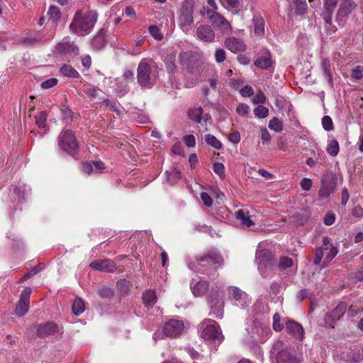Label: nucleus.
<instances>
[{"label": "nucleus", "instance_id": "f257e3e1", "mask_svg": "<svg viewBox=\"0 0 363 363\" xmlns=\"http://www.w3.org/2000/svg\"><path fill=\"white\" fill-rule=\"evenodd\" d=\"M97 19L98 13L95 11L78 10L75 12L69 28L77 36H84L91 33Z\"/></svg>", "mask_w": 363, "mask_h": 363}, {"label": "nucleus", "instance_id": "f03ea898", "mask_svg": "<svg viewBox=\"0 0 363 363\" xmlns=\"http://www.w3.org/2000/svg\"><path fill=\"white\" fill-rule=\"evenodd\" d=\"M158 78V67L148 58H143L137 68V80L138 84L146 89H151Z\"/></svg>", "mask_w": 363, "mask_h": 363}, {"label": "nucleus", "instance_id": "7ed1b4c3", "mask_svg": "<svg viewBox=\"0 0 363 363\" xmlns=\"http://www.w3.org/2000/svg\"><path fill=\"white\" fill-rule=\"evenodd\" d=\"M201 337L208 341L220 344L224 339L219 324L214 320L205 319L199 325Z\"/></svg>", "mask_w": 363, "mask_h": 363}, {"label": "nucleus", "instance_id": "20e7f679", "mask_svg": "<svg viewBox=\"0 0 363 363\" xmlns=\"http://www.w3.org/2000/svg\"><path fill=\"white\" fill-rule=\"evenodd\" d=\"M200 14L203 16H206L211 25L222 34L225 35L231 32L232 27L229 21L217 11L203 6L200 11Z\"/></svg>", "mask_w": 363, "mask_h": 363}, {"label": "nucleus", "instance_id": "39448f33", "mask_svg": "<svg viewBox=\"0 0 363 363\" xmlns=\"http://www.w3.org/2000/svg\"><path fill=\"white\" fill-rule=\"evenodd\" d=\"M58 146L64 152L74 156L79 148L74 133L69 129L62 130L58 136Z\"/></svg>", "mask_w": 363, "mask_h": 363}, {"label": "nucleus", "instance_id": "423d86ee", "mask_svg": "<svg viewBox=\"0 0 363 363\" xmlns=\"http://www.w3.org/2000/svg\"><path fill=\"white\" fill-rule=\"evenodd\" d=\"M208 304L210 306V315H213L218 319H222L223 317L224 300L223 294L220 290H212L208 294Z\"/></svg>", "mask_w": 363, "mask_h": 363}, {"label": "nucleus", "instance_id": "0eeeda50", "mask_svg": "<svg viewBox=\"0 0 363 363\" xmlns=\"http://www.w3.org/2000/svg\"><path fill=\"white\" fill-rule=\"evenodd\" d=\"M258 269L263 277H266L267 269H270L274 264V257L268 250H262L256 254Z\"/></svg>", "mask_w": 363, "mask_h": 363}, {"label": "nucleus", "instance_id": "6e6552de", "mask_svg": "<svg viewBox=\"0 0 363 363\" xmlns=\"http://www.w3.org/2000/svg\"><path fill=\"white\" fill-rule=\"evenodd\" d=\"M337 186L336 176L332 172H327L321 180V186L318 190V196L321 199L329 197Z\"/></svg>", "mask_w": 363, "mask_h": 363}, {"label": "nucleus", "instance_id": "1a4fd4ad", "mask_svg": "<svg viewBox=\"0 0 363 363\" xmlns=\"http://www.w3.org/2000/svg\"><path fill=\"white\" fill-rule=\"evenodd\" d=\"M337 253L338 249L334 245H330V247L327 248H316L315 250L313 264L315 265L320 264L321 259L324 257L323 265V267H326Z\"/></svg>", "mask_w": 363, "mask_h": 363}, {"label": "nucleus", "instance_id": "9d476101", "mask_svg": "<svg viewBox=\"0 0 363 363\" xmlns=\"http://www.w3.org/2000/svg\"><path fill=\"white\" fill-rule=\"evenodd\" d=\"M194 3L191 0H185L182 6L179 21L182 28L188 29L193 23Z\"/></svg>", "mask_w": 363, "mask_h": 363}, {"label": "nucleus", "instance_id": "9b49d317", "mask_svg": "<svg viewBox=\"0 0 363 363\" xmlns=\"http://www.w3.org/2000/svg\"><path fill=\"white\" fill-rule=\"evenodd\" d=\"M184 329L182 320L171 319L163 326V335L169 338H176L182 335Z\"/></svg>", "mask_w": 363, "mask_h": 363}, {"label": "nucleus", "instance_id": "f8f14e48", "mask_svg": "<svg viewBox=\"0 0 363 363\" xmlns=\"http://www.w3.org/2000/svg\"><path fill=\"white\" fill-rule=\"evenodd\" d=\"M180 64L186 67L190 73H195L199 70V62L197 56L192 52H182L179 54Z\"/></svg>", "mask_w": 363, "mask_h": 363}, {"label": "nucleus", "instance_id": "ddd939ff", "mask_svg": "<svg viewBox=\"0 0 363 363\" xmlns=\"http://www.w3.org/2000/svg\"><path fill=\"white\" fill-rule=\"evenodd\" d=\"M30 294L31 289L30 287H26L21 292L15 308V313L17 316L22 317L28 312Z\"/></svg>", "mask_w": 363, "mask_h": 363}, {"label": "nucleus", "instance_id": "4468645a", "mask_svg": "<svg viewBox=\"0 0 363 363\" xmlns=\"http://www.w3.org/2000/svg\"><path fill=\"white\" fill-rule=\"evenodd\" d=\"M347 310V303L345 302L339 303L337 306L330 313L325 314L324 318L325 325L334 328L335 322L340 319Z\"/></svg>", "mask_w": 363, "mask_h": 363}, {"label": "nucleus", "instance_id": "2eb2a0df", "mask_svg": "<svg viewBox=\"0 0 363 363\" xmlns=\"http://www.w3.org/2000/svg\"><path fill=\"white\" fill-rule=\"evenodd\" d=\"M286 331L288 334L292 335L296 340L300 341L304 338V329L302 325L292 320H289L286 323Z\"/></svg>", "mask_w": 363, "mask_h": 363}, {"label": "nucleus", "instance_id": "dca6fc26", "mask_svg": "<svg viewBox=\"0 0 363 363\" xmlns=\"http://www.w3.org/2000/svg\"><path fill=\"white\" fill-rule=\"evenodd\" d=\"M357 7V4L352 0H342L337 12V20L340 21L348 16Z\"/></svg>", "mask_w": 363, "mask_h": 363}, {"label": "nucleus", "instance_id": "f3484780", "mask_svg": "<svg viewBox=\"0 0 363 363\" xmlns=\"http://www.w3.org/2000/svg\"><path fill=\"white\" fill-rule=\"evenodd\" d=\"M196 33L199 39L206 43H212L216 37L215 32L208 25L199 26Z\"/></svg>", "mask_w": 363, "mask_h": 363}, {"label": "nucleus", "instance_id": "a211bd4d", "mask_svg": "<svg viewBox=\"0 0 363 363\" xmlns=\"http://www.w3.org/2000/svg\"><path fill=\"white\" fill-rule=\"evenodd\" d=\"M224 45L229 50L233 53L244 52L247 47L244 42L235 37H229L225 39Z\"/></svg>", "mask_w": 363, "mask_h": 363}, {"label": "nucleus", "instance_id": "6ab92c4d", "mask_svg": "<svg viewBox=\"0 0 363 363\" xmlns=\"http://www.w3.org/2000/svg\"><path fill=\"white\" fill-rule=\"evenodd\" d=\"M56 52L62 55H78L79 48L74 43L69 41H62L57 43L55 46Z\"/></svg>", "mask_w": 363, "mask_h": 363}, {"label": "nucleus", "instance_id": "aec40b11", "mask_svg": "<svg viewBox=\"0 0 363 363\" xmlns=\"http://www.w3.org/2000/svg\"><path fill=\"white\" fill-rule=\"evenodd\" d=\"M89 266L95 270L104 272H113L116 268L114 262L110 259L94 260L90 263Z\"/></svg>", "mask_w": 363, "mask_h": 363}, {"label": "nucleus", "instance_id": "412c9836", "mask_svg": "<svg viewBox=\"0 0 363 363\" xmlns=\"http://www.w3.org/2000/svg\"><path fill=\"white\" fill-rule=\"evenodd\" d=\"M196 260L200 264H201L202 262H211L215 264L221 265L223 262V259L221 255L219 254L218 251L216 250L210 251L202 256L198 257L196 258Z\"/></svg>", "mask_w": 363, "mask_h": 363}, {"label": "nucleus", "instance_id": "4be33fe9", "mask_svg": "<svg viewBox=\"0 0 363 363\" xmlns=\"http://www.w3.org/2000/svg\"><path fill=\"white\" fill-rule=\"evenodd\" d=\"M58 326L57 324L51 322H48L41 324L38 326L37 330V335L39 337H45L51 335H54L57 332Z\"/></svg>", "mask_w": 363, "mask_h": 363}, {"label": "nucleus", "instance_id": "5701e85b", "mask_svg": "<svg viewBox=\"0 0 363 363\" xmlns=\"http://www.w3.org/2000/svg\"><path fill=\"white\" fill-rule=\"evenodd\" d=\"M277 363H300L297 358L286 349H282L277 354Z\"/></svg>", "mask_w": 363, "mask_h": 363}, {"label": "nucleus", "instance_id": "b1692460", "mask_svg": "<svg viewBox=\"0 0 363 363\" xmlns=\"http://www.w3.org/2000/svg\"><path fill=\"white\" fill-rule=\"evenodd\" d=\"M203 112V111L201 107L191 108L188 111V116L191 121L197 123H201L202 119L206 122L210 118V116L208 114L202 116Z\"/></svg>", "mask_w": 363, "mask_h": 363}, {"label": "nucleus", "instance_id": "393cba45", "mask_svg": "<svg viewBox=\"0 0 363 363\" xmlns=\"http://www.w3.org/2000/svg\"><path fill=\"white\" fill-rule=\"evenodd\" d=\"M106 33L105 29H101L100 31L94 36L92 40L91 45L94 48L101 50L106 45Z\"/></svg>", "mask_w": 363, "mask_h": 363}, {"label": "nucleus", "instance_id": "a878e982", "mask_svg": "<svg viewBox=\"0 0 363 363\" xmlns=\"http://www.w3.org/2000/svg\"><path fill=\"white\" fill-rule=\"evenodd\" d=\"M273 62L269 52H266L264 56H262L256 60L255 65L262 69H267L272 66Z\"/></svg>", "mask_w": 363, "mask_h": 363}, {"label": "nucleus", "instance_id": "bb28decb", "mask_svg": "<svg viewBox=\"0 0 363 363\" xmlns=\"http://www.w3.org/2000/svg\"><path fill=\"white\" fill-rule=\"evenodd\" d=\"M142 299L147 308H152L157 302L156 292L153 290H147L143 294Z\"/></svg>", "mask_w": 363, "mask_h": 363}, {"label": "nucleus", "instance_id": "cd10ccee", "mask_svg": "<svg viewBox=\"0 0 363 363\" xmlns=\"http://www.w3.org/2000/svg\"><path fill=\"white\" fill-rule=\"evenodd\" d=\"M236 218L240 220L242 225L251 227L254 225V222L250 219L249 212L243 209H240L236 212Z\"/></svg>", "mask_w": 363, "mask_h": 363}, {"label": "nucleus", "instance_id": "c85d7f7f", "mask_svg": "<svg viewBox=\"0 0 363 363\" xmlns=\"http://www.w3.org/2000/svg\"><path fill=\"white\" fill-rule=\"evenodd\" d=\"M208 289V283L206 281H200L194 286L192 292L196 296L203 295Z\"/></svg>", "mask_w": 363, "mask_h": 363}, {"label": "nucleus", "instance_id": "c756f323", "mask_svg": "<svg viewBox=\"0 0 363 363\" xmlns=\"http://www.w3.org/2000/svg\"><path fill=\"white\" fill-rule=\"evenodd\" d=\"M60 72L62 75L71 78H78L80 76L79 72L69 65L62 66L60 69Z\"/></svg>", "mask_w": 363, "mask_h": 363}, {"label": "nucleus", "instance_id": "7c9ffc66", "mask_svg": "<svg viewBox=\"0 0 363 363\" xmlns=\"http://www.w3.org/2000/svg\"><path fill=\"white\" fill-rule=\"evenodd\" d=\"M321 69L323 71L324 77L328 83L333 86V77L330 70V63L328 59H324L321 63Z\"/></svg>", "mask_w": 363, "mask_h": 363}, {"label": "nucleus", "instance_id": "2f4dec72", "mask_svg": "<svg viewBox=\"0 0 363 363\" xmlns=\"http://www.w3.org/2000/svg\"><path fill=\"white\" fill-rule=\"evenodd\" d=\"M43 40V36L40 33H37L31 37L23 38L21 40L23 45L26 46H33Z\"/></svg>", "mask_w": 363, "mask_h": 363}, {"label": "nucleus", "instance_id": "473e14b6", "mask_svg": "<svg viewBox=\"0 0 363 363\" xmlns=\"http://www.w3.org/2000/svg\"><path fill=\"white\" fill-rule=\"evenodd\" d=\"M255 33L257 35H262L264 33V21L262 18L255 17L253 18Z\"/></svg>", "mask_w": 363, "mask_h": 363}, {"label": "nucleus", "instance_id": "72a5a7b5", "mask_svg": "<svg viewBox=\"0 0 363 363\" xmlns=\"http://www.w3.org/2000/svg\"><path fill=\"white\" fill-rule=\"evenodd\" d=\"M85 309V305L83 300L80 298H77L74 300L72 304V311L75 315H79L84 312Z\"/></svg>", "mask_w": 363, "mask_h": 363}, {"label": "nucleus", "instance_id": "f704fd0d", "mask_svg": "<svg viewBox=\"0 0 363 363\" xmlns=\"http://www.w3.org/2000/svg\"><path fill=\"white\" fill-rule=\"evenodd\" d=\"M327 152L331 156H336L339 152V144L335 139L330 140L326 147Z\"/></svg>", "mask_w": 363, "mask_h": 363}, {"label": "nucleus", "instance_id": "c9c22d12", "mask_svg": "<svg viewBox=\"0 0 363 363\" xmlns=\"http://www.w3.org/2000/svg\"><path fill=\"white\" fill-rule=\"evenodd\" d=\"M205 142L215 149L220 150L222 147L221 143L213 135L206 134L205 135Z\"/></svg>", "mask_w": 363, "mask_h": 363}, {"label": "nucleus", "instance_id": "e433bc0d", "mask_svg": "<svg viewBox=\"0 0 363 363\" xmlns=\"http://www.w3.org/2000/svg\"><path fill=\"white\" fill-rule=\"evenodd\" d=\"M228 294L229 296L235 301L241 300L245 296V293L235 286L229 287Z\"/></svg>", "mask_w": 363, "mask_h": 363}, {"label": "nucleus", "instance_id": "4c0bfd02", "mask_svg": "<svg viewBox=\"0 0 363 363\" xmlns=\"http://www.w3.org/2000/svg\"><path fill=\"white\" fill-rule=\"evenodd\" d=\"M295 4L296 13L298 15H303L307 10V4L306 0H293Z\"/></svg>", "mask_w": 363, "mask_h": 363}, {"label": "nucleus", "instance_id": "58836bf2", "mask_svg": "<svg viewBox=\"0 0 363 363\" xmlns=\"http://www.w3.org/2000/svg\"><path fill=\"white\" fill-rule=\"evenodd\" d=\"M269 128L276 132H281L283 130V123L277 117H274L269 122Z\"/></svg>", "mask_w": 363, "mask_h": 363}, {"label": "nucleus", "instance_id": "ea45409f", "mask_svg": "<svg viewBox=\"0 0 363 363\" xmlns=\"http://www.w3.org/2000/svg\"><path fill=\"white\" fill-rule=\"evenodd\" d=\"M47 117L48 114L45 111H41L35 116V123L40 128L46 127Z\"/></svg>", "mask_w": 363, "mask_h": 363}, {"label": "nucleus", "instance_id": "a19ab883", "mask_svg": "<svg viewBox=\"0 0 363 363\" xmlns=\"http://www.w3.org/2000/svg\"><path fill=\"white\" fill-rule=\"evenodd\" d=\"M99 294L101 298L109 300L113 296L114 292L112 289L107 286H103L99 289Z\"/></svg>", "mask_w": 363, "mask_h": 363}, {"label": "nucleus", "instance_id": "79ce46f5", "mask_svg": "<svg viewBox=\"0 0 363 363\" xmlns=\"http://www.w3.org/2000/svg\"><path fill=\"white\" fill-rule=\"evenodd\" d=\"M219 1L228 10L237 9L240 5V0H219Z\"/></svg>", "mask_w": 363, "mask_h": 363}, {"label": "nucleus", "instance_id": "37998d69", "mask_svg": "<svg viewBox=\"0 0 363 363\" xmlns=\"http://www.w3.org/2000/svg\"><path fill=\"white\" fill-rule=\"evenodd\" d=\"M294 264L293 259L289 257H281L279 259L278 268L282 271L286 268L292 267Z\"/></svg>", "mask_w": 363, "mask_h": 363}, {"label": "nucleus", "instance_id": "c03bdc74", "mask_svg": "<svg viewBox=\"0 0 363 363\" xmlns=\"http://www.w3.org/2000/svg\"><path fill=\"white\" fill-rule=\"evenodd\" d=\"M253 112L255 116L259 118H264L269 115L268 108L261 105L255 108Z\"/></svg>", "mask_w": 363, "mask_h": 363}, {"label": "nucleus", "instance_id": "a18cd8bd", "mask_svg": "<svg viewBox=\"0 0 363 363\" xmlns=\"http://www.w3.org/2000/svg\"><path fill=\"white\" fill-rule=\"evenodd\" d=\"M48 15L50 19H52L53 21H55L60 18V10L56 6H50L48 12Z\"/></svg>", "mask_w": 363, "mask_h": 363}, {"label": "nucleus", "instance_id": "49530a36", "mask_svg": "<svg viewBox=\"0 0 363 363\" xmlns=\"http://www.w3.org/2000/svg\"><path fill=\"white\" fill-rule=\"evenodd\" d=\"M62 114V120L67 123L69 124L72 123L73 119V112L72 111L67 108L64 107L61 109Z\"/></svg>", "mask_w": 363, "mask_h": 363}, {"label": "nucleus", "instance_id": "de8ad7c7", "mask_svg": "<svg viewBox=\"0 0 363 363\" xmlns=\"http://www.w3.org/2000/svg\"><path fill=\"white\" fill-rule=\"evenodd\" d=\"M166 69L169 74H174L177 70V66L174 62V57H170L165 60Z\"/></svg>", "mask_w": 363, "mask_h": 363}, {"label": "nucleus", "instance_id": "09e8293b", "mask_svg": "<svg viewBox=\"0 0 363 363\" xmlns=\"http://www.w3.org/2000/svg\"><path fill=\"white\" fill-rule=\"evenodd\" d=\"M283 328L284 325L281 323V316L279 313H276L273 315V329L277 332H280Z\"/></svg>", "mask_w": 363, "mask_h": 363}, {"label": "nucleus", "instance_id": "8fccbe9b", "mask_svg": "<svg viewBox=\"0 0 363 363\" xmlns=\"http://www.w3.org/2000/svg\"><path fill=\"white\" fill-rule=\"evenodd\" d=\"M351 77L356 80H360L363 78V67L358 65L352 70Z\"/></svg>", "mask_w": 363, "mask_h": 363}, {"label": "nucleus", "instance_id": "3c124183", "mask_svg": "<svg viewBox=\"0 0 363 363\" xmlns=\"http://www.w3.org/2000/svg\"><path fill=\"white\" fill-rule=\"evenodd\" d=\"M213 171L216 174H217L220 178H224L225 174V167L223 163L220 162H215L213 164Z\"/></svg>", "mask_w": 363, "mask_h": 363}, {"label": "nucleus", "instance_id": "603ef678", "mask_svg": "<svg viewBox=\"0 0 363 363\" xmlns=\"http://www.w3.org/2000/svg\"><path fill=\"white\" fill-rule=\"evenodd\" d=\"M322 125L323 128L327 131H330L333 129V123L329 116H325L322 118Z\"/></svg>", "mask_w": 363, "mask_h": 363}, {"label": "nucleus", "instance_id": "864d4df0", "mask_svg": "<svg viewBox=\"0 0 363 363\" xmlns=\"http://www.w3.org/2000/svg\"><path fill=\"white\" fill-rule=\"evenodd\" d=\"M25 190V186H16L13 189V194L16 196L18 202L24 199Z\"/></svg>", "mask_w": 363, "mask_h": 363}, {"label": "nucleus", "instance_id": "5fc2aeb1", "mask_svg": "<svg viewBox=\"0 0 363 363\" xmlns=\"http://www.w3.org/2000/svg\"><path fill=\"white\" fill-rule=\"evenodd\" d=\"M58 80L56 78H50L41 83V87L48 89L54 87L57 84Z\"/></svg>", "mask_w": 363, "mask_h": 363}, {"label": "nucleus", "instance_id": "6e6d98bb", "mask_svg": "<svg viewBox=\"0 0 363 363\" xmlns=\"http://www.w3.org/2000/svg\"><path fill=\"white\" fill-rule=\"evenodd\" d=\"M266 101V97L264 93L262 91H259L257 92L254 98L252 99V102L255 104H264Z\"/></svg>", "mask_w": 363, "mask_h": 363}, {"label": "nucleus", "instance_id": "4d7b16f0", "mask_svg": "<svg viewBox=\"0 0 363 363\" xmlns=\"http://www.w3.org/2000/svg\"><path fill=\"white\" fill-rule=\"evenodd\" d=\"M84 93L90 96L91 99H95L97 96V91L93 85H85Z\"/></svg>", "mask_w": 363, "mask_h": 363}, {"label": "nucleus", "instance_id": "13d9d810", "mask_svg": "<svg viewBox=\"0 0 363 363\" xmlns=\"http://www.w3.org/2000/svg\"><path fill=\"white\" fill-rule=\"evenodd\" d=\"M215 58L217 62L221 63L225 60V51L220 48L215 52Z\"/></svg>", "mask_w": 363, "mask_h": 363}, {"label": "nucleus", "instance_id": "bf43d9fd", "mask_svg": "<svg viewBox=\"0 0 363 363\" xmlns=\"http://www.w3.org/2000/svg\"><path fill=\"white\" fill-rule=\"evenodd\" d=\"M250 107L244 104H239L236 108V111L238 114L245 116L248 114Z\"/></svg>", "mask_w": 363, "mask_h": 363}, {"label": "nucleus", "instance_id": "052dcab7", "mask_svg": "<svg viewBox=\"0 0 363 363\" xmlns=\"http://www.w3.org/2000/svg\"><path fill=\"white\" fill-rule=\"evenodd\" d=\"M313 182L311 179L303 178L300 182L301 187L303 190L308 191L311 189Z\"/></svg>", "mask_w": 363, "mask_h": 363}, {"label": "nucleus", "instance_id": "680f3d73", "mask_svg": "<svg viewBox=\"0 0 363 363\" xmlns=\"http://www.w3.org/2000/svg\"><path fill=\"white\" fill-rule=\"evenodd\" d=\"M184 144L189 147H193L196 145V139L193 135H187L184 138Z\"/></svg>", "mask_w": 363, "mask_h": 363}, {"label": "nucleus", "instance_id": "e2e57ef3", "mask_svg": "<svg viewBox=\"0 0 363 363\" xmlns=\"http://www.w3.org/2000/svg\"><path fill=\"white\" fill-rule=\"evenodd\" d=\"M103 104H105L106 106H108L111 111L116 112L118 114H120L121 111L118 107L116 106V102L112 101L109 99H104L103 101Z\"/></svg>", "mask_w": 363, "mask_h": 363}, {"label": "nucleus", "instance_id": "0e129e2a", "mask_svg": "<svg viewBox=\"0 0 363 363\" xmlns=\"http://www.w3.org/2000/svg\"><path fill=\"white\" fill-rule=\"evenodd\" d=\"M201 199L203 203V204L206 207H211L213 204V200L211 197L206 192H203L201 194Z\"/></svg>", "mask_w": 363, "mask_h": 363}, {"label": "nucleus", "instance_id": "69168bd1", "mask_svg": "<svg viewBox=\"0 0 363 363\" xmlns=\"http://www.w3.org/2000/svg\"><path fill=\"white\" fill-rule=\"evenodd\" d=\"M149 32L157 40H162V35L160 33V30L156 26H150L149 27Z\"/></svg>", "mask_w": 363, "mask_h": 363}, {"label": "nucleus", "instance_id": "338daca9", "mask_svg": "<svg viewBox=\"0 0 363 363\" xmlns=\"http://www.w3.org/2000/svg\"><path fill=\"white\" fill-rule=\"evenodd\" d=\"M117 287L123 293H127L129 290V284L125 280H120L117 282Z\"/></svg>", "mask_w": 363, "mask_h": 363}, {"label": "nucleus", "instance_id": "774afa93", "mask_svg": "<svg viewBox=\"0 0 363 363\" xmlns=\"http://www.w3.org/2000/svg\"><path fill=\"white\" fill-rule=\"evenodd\" d=\"M240 94L242 96H250L254 94L253 89L251 86L246 85L241 89Z\"/></svg>", "mask_w": 363, "mask_h": 363}]
</instances>
